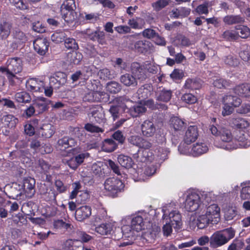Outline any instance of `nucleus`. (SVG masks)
<instances>
[{
	"instance_id": "6e6d98bb",
	"label": "nucleus",
	"mask_w": 250,
	"mask_h": 250,
	"mask_svg": "<svg viewBox=\"0 0 250 250\" xmlns=\"http://www.w3.org/2000/svg\"><path fill=\"white\" fill-rule=\"evenodd\" d=\"M170 1L171 0H158L152 3L151 6L154 11L159 12L167 6Z\"/></svg>"
},
{
	"instance_id": "f8f14e48",
	"label": "nucleus",
	"mask_w": 250,
	"mask_h": 250,
	"mask_svg": "<svg viewBox=\"0 0 250 250\" xmlns=\"http://www.w3.org/2000/svg\"><path fill=\"white\" fill-rule=\"evenodd\" d=\"M198 130L196 125H190L187 130L184 138L185 143L190 145L194 142L198 137Z\"/></svg>"
},
{
	"instance_id": "a18cd8bd",
	"label": "nucleus",
	"mask_w": 250,
	"mask_h": 250,
	"mask_svg": "<svg viewBox=\"0 0 250 250\" xmlns=\"http://www.w3.org/2000/svg\"><path fill=\"white\" fill-rule=\"evenodd\" d=\"M201 86L200 81L196 79L188 78L184 84L185 88L190 90L199 89Z\"/></svg>"
},
{
	"instance_id": "7c9ffc66",
	"label": "nucleus",
	"mask_w": 250,
	"mask_h": 250,
	"mask_svg": "<svg viewBox=\"0 0 250 250\" xmlns=\"http://www.w3.org/2000/svg\"><path fill=\"white\" fill-rule=\"evenodd\" d=\"M213 85L218 88L231 89L233 87V84L229 80L223 78L217 79L213 82Z\"/></svg>"
},
{
	"instance_id": "5701e85b",
	"label": "nucleus",
	"mask_w": 250,
	"mask_h": 250,
	"mask_svg": "<svg viewBox=\"0 0 250 250\" xmlns=\"http://www.w3.org/2000/svg\"><path fill=\"white\" fill-rule=\"evenodd\" d=\"M234 91L240 96L250 97V84L246 83L237 85L234 88Z\"/></svg>"
},
{
	"instance_id": "0e129e2a",
	"label": "nucleus",
	"mask_w": 250,
	"mask_h": 250,
	"mask_svg": "<svg viewBox=\"0 0 250 250\" xmlns=\"http://www.w3.org/2000/svg\"><path fill=\"white\" fill-rule=\"evenodd\" d=\"M106 88L111 93H117L121 90V86L118 83L112 81L107 83Z\"/></svg>"
},
{
	"instance_id": "423d86ee",
	"label": "nucleus",
	"mask_w": 250,
	"mask_h": 250,
	"mask_svg": "<svg viewBox=\"0 0 250 250\" xmlns=\"http://www.w3.org/2000/svg\"><path fill=\"white\" fill-rule=\"evenodd\" d=\"M84 34L87 39L93 42H97L102 45L106 43L105 33L100 30V27H97L96 30L87 28L84 31Z\"/></svg>"
},
{
	"instance_id": "79ce46f5",
	"label": "nucleus",
	"mask_w": 250,
	"mask_h": 250,
	"mask_svg": "<svg viewBox=\"0 0 250 250\" xmlns=\"http://www.w3.org/2000/svg\"><path fill=\"white\" fill-rule=\"evenodd\" d=\"M129 27L134 29H141L144 27L145 21L140 17L129 19L127 22Z\"/></svg>"
},
{
	"instance_id": "f257e3e1",
	"label": "nucleus",
	"mask_w": 250,
	"mask_h": 250,
	"mask_svg": "<svg viewBox=\"0 0 250 250\" xmlns=\"http://www.w3.org/2000/svg\"><path fill=\"white\" fill-rule=\"evenodd\" d=\"M235 232L231 229H227L223 231H217L210 237V247L213 249L221 247L233 238Z\"/></svg>"
},
{
	"instance_id": "8fccbe9b",
	"label": "nucleus",
	"mask_w": 250,
	"mask_h": 250,
	"mask_svg": "<svg viewBox=\"0 0 250 250\" xmlns=\"http://www.w3.org/2000/svg\"><path fill=\"white\" fill-rule=\"evenodd\" d=\"M211 218L208 217L206 214L199 216L197 220L196 225L198 229H203L211 223Z\"/></svg>"
},
{
	"instance_id": "f704fd0d",
	"label": "nucleus",
	"mask_w": 250,
	"mask_h": 250,
	"mask_svg": "<svg viewBox=\"0 0 250 250\" xmlns=\"http://www.w3.org/2000/svg\"><path fill=\"white\" fill-rule=\"evenodd\" d=\"M82 53L76 52V50L69 52L67 55V61L74 64H78L83 59Z\"/></svg>"
},
{
	"instance_id": "6e6552de",
	"label": "nucleus",
	"mask_w": 250,
	"mask_h": 250,
	"mask_svg": "<svg viewBox=\"0 0 250 250\" xmlns=\"http://www.w3.org/2000/svg\"><path fill=\"white\" fill-rule=\"evenodd\" d=\"M36 181L34 178L26 177L23 179L22 188L25 196L28 198H32L35 193Z\"/></svg>"
},
{
	"instance_id": "49530a36",
	"label": "nucleus",
	"mask_w": 250,
	"mask_h": 250,
	"mask_svg": "<svg viewBox=\"0 0 250 250\" xmlns=\"http://www.w3.org/2000/svg\"><path fill=\"white\" fill-rule=\"evenodd\" d=\"M117 147V144L113 139H106L104 140L102 147L105 152H111L114 151Z\"/></svg>"
},
{
	"instance_id": "864d4df0",
	"label": "nucleus",
	"mask_w": 250,
	"mask_h": 250,
	"mask_svg": "<svg viewBox=\"0 0 250 250\" xmlns=\"http://www.w3.org/2000/svg\"><path fill=\"white\" fill-rule=\"evenodd\" d=\"M236 31H239V37L246 39L250 36V29L247 26L238 25L235 27Z\"/></svg>"
},
{
	"instance_id": "69168bd1",
	"label": "nucleus",
	"mask_w": 250,
	"mask_h": 250,
	"mask_svg": "<svg viewBox=\"0 0 250 250\" xmlns=\"http://www.w3.org/2000/svg\"><path fill=\"white\" fill-rule=\"evenodd\" d=\"M84 128L87 131L91 133H103L104 131V129L103 128L99 127L91 123H87L85 124Z\"/></svg>"
},
{
	"instance_id": "e2e57ef3",
	"label": "nucleus",
	"mask_w": 250,
	"mask_h": 250,
	"mask_svg": "<svg viewBox=\"0 0 250 250\" xmlns=\"http://www.w3.org/2000/svg\"><path fill=\"white\" fill-rule=\"evenodd\" d=\"M62 19L64 21L69 23H71L75 20L76 12L75 11H67L61 12Z\"/></svg>"
},
{
	"instance_id": "72a5a7b5",
	"label": "nucleus",
	"mask_w": 250,
	"mask_h": 250,
	"mask_svg": "<svg viewBox=\"0 0 250 250\" xmlns=\"http://www.w3.org/2000/svg\"><path fill=\"white\" fill-rule=\"evenodd\" d=\"M222 102L226 103V104L233 106L234 108L239 107L242 103L240 98L231 95L224 96L223 98Z\"/></svg>"
},
{
	"instance_id": "9b49d317",
	"label": "nucleus",
	"mask_w": 250,
	"mask_h": 250,
	"mask_svg": "<svg viewBox=\"0 0 250 250\" xmlns=\"http://www.w3.org/2000/svg\"><path fill=\"white\" fill-rule=\"evenodd\" d=\"M38 114H42L48 110L51 101L43 97L38 98L32 101Z\"/></svg>"
},
{
	"instance_id": "4d7b16f0",
	"label": "nucleus",
	"mask_w": 250,
	"mask_h": 250,
	"mask_svg": "<svg viewBox=\"0 0 250 250\" xmlns=\"http://www.w3.org/2000/svg\"><path fill=\"white\" fill-rule=\"evenodd\" d=\"M181 100L184 103L192 104L196 103L198 99L194 95L190 93H186L182 95Z\"/></svg>"
},
{
	"instance_id": "37998d69",
	"label": "nucleus",
	"mask_w": 250,
	"mask_h": 250,
	"mask_svg": "<svg viewBox=\"0 0 250 250\" xmlns=\"http://www.w3.org/2000/svg\"><path fill=\"white\" fill-rule=\"evenodd\" d=\"M118 161L122 167L126 168H131L134 165V162L132 158L124 155H119Z\"/></svg>"
},
{
	"instance_id": "603ef678",
	"label": "nucleus",
	"mask_w": 250,
	"mask_h": 250,
	"mask_svg": "<svg viewBox=\"0 0 250 250\" xmlns=\"http://www.w3.org/2000/svg\"><path fill=\"white\" fill-rule=\"evenodd\" d=\"M44 196L45 200L47 202L56 201V197L58 193L53 188L50 187L49 189H47L45 192L42 193Z\"/></svg>"
},
{
	"instance_id": "13d9d810",
	"label": "nucleus",
	"mask_w": 250,
	"mask_h": 250,
	"mask_svg": "<svg viewBox=\"0 0 250 250\" xmlns=\"http://www.w3.org/2000/svg\"><path fill=\"white\" fill-rule=\"evenodd\" d=\"M222 37L229 41L237 40L239 38V31L228 30L223 33Z\"/></svg>"
},
{
	"instance_id": "c85d7f7f",
	"label": "nucleus",
	"mask_w": 250,
	"mask_h": 250,
	"mask_svg": "<svg viewBox=\"0 0 250 250\" xmlns=\"http://www.w3.org/2000/svg\"><path fill=\"white\" fill-rule=\"evenodd\" d=\"M144 226V220L141 216L137 215L132 219L130 228L133 230L139 232L143 229Z\"/></svg>"
},
{
	"instance_id": "20e7f679",
	"label": "nucleus",
	"mask_w": 250,
	"mask_h": 250,
	"mask_svg": "<svg viewBox=\"0 0 250 250\" xmlns=\"http://www.w3.org/2000/svg\"><path fill=\"white\" fill-rule=\"evenodd\" d=\"M12 42L10 47L13 50L17 49L18 48L26 43L28 37L26 33L18 28H16L12 33Z\"/></svg>"
},
{
	"instance_id": "c9c22d12",
	"label": "nucleus",
	"mask_w": 250,
	"mask_h": 250,
	"mask_svg": "<svg viewBox=\"0 0 250 250\" xmlns=\"http://www.w3.org/2000/svg\"><path fill=\"white\" fill-rule=\"evenodd\" d=\"M236 140L238 142V145L243 147H247L250 146V139L249 138L248 134L243 131L240 132L239 135H237L235 137Z\"/></svg>"
},
{
	"instance_id": "bf43d9fd",
	"label": "nucleus",
	"mask_w": 250,
	"mask_h": 250,
	"mask_svg": "<svg viewBox=\"0 0 250 250\" xmlns=\"http://www.w3.org/2000/svg\"><path fill=\"white\" fill-rule=\"evenodd\" d=\"M65 47L71 51L77 50L79 49V45L76 40L73 38H68L64 40Z\"/></svg>"
},
{
	"instance_id": "4468645a",
	"label": "nucleus",
	"mask_w": 250,
	"mask_h": 250,
	"mask_svg": "<svg viewBox=\"0 0 250 250\" xmlns=\"http://www.w3.org/2000/svg\"><path fill=\"white\" fill-rule=\"evenodd\" d=\"M141 131L144 136L151 137L156 132V127L153 122L145 120L141 125Z\"/></svg>"
},
{
	"instance_id": "c756f323",
	"label": "nucleus",
	"mask_w": 250,
	"mask_h": 250,
	"mask_svg": "<svg viewBox=\"0 0 250 250\" xmlns=\"http://www.w3.org/2000/svg\"><path fill=\"white\" fill-rule=\"evenodd\" d=\"M131 102V101L129 99H127L124 97H117L114 99L113 103L120 109V110L123 111L125 113H127V110L129 109V107L127 105V103Z\"/></svg>"
},
{
	"instance_id": "b1692460",
	"label": "nucleus",
	"mask_w": 250,
	"mask_h": 250,
	"mask_svg": "<svg viewBox=\"0 0 250 250\" xmlns=\"http://www.w3.org/2000/svg\"><path fill=\"white\" fill-rule=\"evenodd\" d=\"M223 21L226 24L232 25L242 24L245 22V19L241 15H227L223 18Z\"/></svg>"
},
{
	"instance_id": "f3484780",
	"label": "nucleus",
	"mask_w": 250,
	"mask_h": 250,
	"mask_svg": "<svg viewBox=\"0 0 250 250\" xmlns=\"http://www.w3.org/2000/svg\"><path fill=\"white\" fill-rule=\"evenodd\" d=\"M229 124L233 128L242 130L247 128L250 125L246 119L240 117L231 118L229 120Z\"/></svg>"
},
{
	"instance_id": "ea45409f",
	"label": "nucleus",
	"mask_w": 250,
	"mask_h": 250,
	"mask_svg": "<svg viewBox=\"0 0 250 250\" xmlns=\"http://www.w3.org/2000/svg\"><path fill=\"white\" fill-rule=\"evenodd\" d=\"M170 125L175 131H181L185 127L186 123L177 117H173L170 119Z\"/></svg>"
},
{
	"instance_id": "338daca9",
	"label": "nucleus",
	"mask_w": 250,
	"mask_h": 250,
	"mask_svg": "<svg viewBox=\"0 0 250 250\" xmlns=\"http://www.w3.org/2000/svg\"><path fill=\"white\" fill-rule=\"evenodd\" d=\"M65 36V33L62 31L55 32L51 35V39L54 42L59 43L64 42Z\"/></svg>"
},
{
	"instance_id": "052dcab7",
	"label": "nucleus",
	"mask_w": 250,
	"mask_h": 250,
	"mask_svg": "<svg viewBox=\"0 0 250 250\" xmlns=\"http://www.w3.org/2000/svg\"><path fill=\"white\" fill-rule=\"evenodd\" d=\"M76 233L78 238V239L81 241L82 244L87 243L93 238L92 236L83 230H77Z\"/></svg>"
},
{
	"instance_id": "3c124183",
	"label": "nucleus",
	"mask_w": 250,
	"mask_h": 250,
	"mask_svg": "<svg viewBox=\"0 0 250 250\" xmlns=\"http://www.w3.org/2000/svg\"><path fill=\"white\" fill-rule=\"evenodd\" d=\"M112 230V227L109 223H103L96 227L95 231L103 235L110 234Z\"/></svg>"
},
{
	"instance_id": "2f4dec72",
	"label": "nucleus",
	"mask_w": 250,
	"mask_h": 250,
	"mask_svg": "<svg viewBox=\"0 0 250 250\" xmlns=\"http://www.w3.org/2000/svg\"><path fill=\"white\" fill-rule=\"evenodd\" d=\"M208 150V147L205 144L197 143L192 147L191 152L192 155L196 157L207 152Z\"/></svg>"
},
{
	"instance_id": "de8ad7c7",
	"label": "nucleus",
	"mask_w": 250,
	"mask_h": 250,
	"mask_svg": "<svg viewBox=\"0 0 250 250\" xmlns=\"http://www.w3.org/2000/svg\"><path fill=\"white\" fill-rule=\"evenodd\" d=\"M219 136L221 140L224 142H230L232 140V135L230 130L225 127H222L219 130Z\"/></svg>"
},
{
	"instance_id": "09e8293b",
	"label": "nucleus",
	"mask_w": 250,
	"mask_h": 250,
	"mask_svg": "<svg viewBox=\"0 0 250 250\" xmlns=\"http://www.w3.org/2000/svg\"><path fill=\"white\" fill-rule=\"evenodd\" d=\"M172 92L171 90H167L163 88L161 90L157 97V100L163 102L167 103L170 101L171 98Z\"/></svg>"
},
{
	"instance_id": "a19ab883",
	"label": "nucleus",
	"mask_w": 250,
	"mask_h": 250,
	"mask_svg": "<svg viewBox=\"0 0 250 250\" xmlns=\"http://www.w3.org/2000/svg\"><path fill=\"white\" fill-rule=\"evenodd\" d=\"M174 42L177 46H189L191 44L190 40L182 34H178Z\"/></svg>"
},
{
	"instance_id": "e433bc0d",
	"label": "nucleus",
	"mask_w": 250,
	"mask_h": 250,
	"mask_svg": "<svg viewBox=\"0 0 250 250\" xmlns=\"http://www.w3.org/2000/svg\"><path fill=\"white\" fill-rule=\"evenodd\" d=\"M2 120L4 125L10 128L15 127L19 122L18 118L11 114L3 116Z\"/></svg>"
},
{
	"instance_id": "473e14b6",
	"label": "nucleus",
	"mask_w": 250,
	"mask_h": 250,
	"mask_svg": "<svg viewBox=\"0 0 250 250\" xmlns=\"http://www.w3.org/2000/svg\"><path fill=\"white\" fill-rule=\"evenodd\" d=\"M151 87L149 84H146L141 86L137 91L139 99L144 100L150 96Z\"/></svg>"
},
{
	"instance_id": "412c9836",
	"label": "nucleus",
	"mask_w": 250,
	"mask_h": 250,
	"mask_svg": "<svg viewBox=\"0 0 250 250\" xmlns=\"http://www.w3.org/2000/svg\"><path fill=\"white\" fill-rule=\"evenodd\" d=\"M57 144L61 148L66 149L75 146L77 142L72 137L64 136L58 140Z\"/></svg>"
},
{
	"instance_id": "aec40b11",
	"label": "nucleus",
	"mask_w": 250,
	"mask_h": 250,
	"mask_svg": "<svg viewBox=\"0 0 250 250\" xmlns=\"http://www.w3.org/2000/svg\"><path fill=\"white\" fill-rule=\"evenodd\" d=\"M80 17L84 23L95 24L100 20V14L98 13L84 12L80 14Z\"/></svg>"
},
{
	"instance_id": "4be33fe9",
	"label": "nucleus",
	"mask_w": 250,
	"mask_h": 250,
	"mask_svg": "<svg viewBox=\"0 0 250 250\" xmlns=\"http://www.w3.org/2000/svg\"><path fill=\"white\" fill-rule=\"evenodd\" d=\"M54 228L62 231H69L72 229L73 226L68 221L67 222L62 219H57L53 222Z\"/></svg>"
},
{
	"instance_id": "c03bdc74",
	"label": "nucleus",
	"mask_w": 250,
	"mask_h": 250,
	"mask_svg": "<svg viewBox=\"0 0 250 250\" xmlns=\"http://www.w3.org/2000/svg\"><path fill=\"white\" fill-rule=\"evenodd\" d=\"M40 83L34 78L28 79L26 83V88L31 92H38L40 91Z\"/></svg>"
},
{
	"instance_id": "58836bf2",
	"label": "nucleus",
	"mask_w": 250,
	"mask_h": 250,
	"mask_svg": "<svg viewBox=\"0 0 250 250\" xmlns=\"http://www.w3.org/2000/svg\"><path fill=\"white\" fill-rule=\"evenodd\" d=\"M55 133L54 127L51 124L43 125L41 127L40 133L44 138H50Z\"/></svg>"
},
{
	"instance_id": "9d476101",
	"label": "nucleus",
	"mask_w": 250,
	"mask_h": 250,
	"mask_svg": "<svg viewBox=\"0 0 250 250\" xmlns=\"http://www.w3.org/2000/svg\"><path fill=\"white\" fill-rule=\"evenodd\" d=\"M49 42L46 38H38L33 42L34 50L40 55H44L48 51Z\"/></svg>"
},
{
	"instance_id": "7ed1b4c3",
	"label": "nucleus",
	"mask_w": 250,
	"mask_h": 250,
	"mask_svg": "<svg viewBox=\"0 0 250 250\" xmlns=\"http://www.w3.org/2000/svg\"><path fill=\"white\" fill-rule=\"evenodd\" d=\"M23 67L22 61L19 57L9 58L5 66L0 67V72L4 73H11L19 74L22 71Z\"/></svg>"
},
{
	"instance_id": "39448f33",
	"label": "nucleus",
	"mask_w": 250,
	"mask_h": 250,
	"mask_svg": "<svg viewBox=\"0 0 250 250\" xmlns=\"http://www.w3.org/2000/svg\"><path fill=\"white\" fill-rule=\"evenodd\" d=\"M201 206V199L198 194L191 192L187 196L185 204V208L187 211H195Z\"/></svg>"
},
{
	"instance_id": "bb28decb",
	"label": "nucleus",
	"mask_w": 250,
	"mask_h": 250,
	"mask_svg": "<svg viewBox=\"0 0 250 250\" xmlns=\"http://www.w3.org/2000/svg\"><path fill=\"white\" fill-rule=\"evenodd\" d=\"M169 218L171 225L176 229L180 228L182 225V216L178 211L173 210L169 213Z\"/></svg>"
},
{
	"instance_id": "774afa93",
	"label": "nucleus",
	"mask_w": 250,
	"mask_h": 250,
	"mask_svg": "<svg viewBox=\"0 0 250 250\" xmlns=\"http://www.w3.org/2000/svg\"><path fill=\"white\" fill-rule=\"evenodd\" d=\"M9 2L17 8L21 10H25L28 7V3L25 0H9Z\"/></svg>"
},
{
	"instance_id": "680f3d73",
	"label": "nucleus",
	"mask_w": 250,
	"mask_h": 250,
	"mask_svg": "<svg viewBox=\"0 0 250 250\" xmlns=\"http://www.w3.org/2000/svg\"><path fill=\"white\" fill-rule=\"evenodd\" d=\"M109 95L104 91H95V100L97 102L106 103L109 100Z\"/></svg>"
},
{
	"instance_id": "ddd939ff",
	"label": "nucleus",
	"mask_w": 250,
	"mask_h": 250,
	"mask_svg": "<svg viewBox=\"0 0 250 250\" xmlns=\"http://www.w3.org/2000/svg\"><path fill=\"white\" fill-rule=\"evenodd\" d=\"M66 76L64 73L57 72L55 74L54 76L50 78L49 83L54 88H59L66 83Z\"/></svg>"
},
{
	"instance_id": "f03ea898",
	"label": "nucleus",
	"mask_w": 250,
	"mask_h": 250,
	"mask_svg": "<svg viewBox=\"0 0 250 250\" xmlns=\"http://www.w3.org/2000/svg\"><path fill=\"white\" fill-rule=\"evenodd\" d=\"M104 189L109 192L110 196L116 197L118 193L123 190L125 185L121 180L114 177H110L104 182Z\"/></svg>"
},
{
	"instance_id": "4c0bfd02",
	"label": "nucleus",
	"mask_w": 250,
	"mask_h": 250,
	"mask_svg": "<svg viewBox=\"0 0 250 250\" xmlns=\"http://www.w3.org/2000/svg\"><path fill=\"white\" fill-rule=\"evenodd\" d=\"M14 97L15 100L19 103H29L31 100L30 94L24 91L17 92Z\"/></svg>"
},
{
	"instance_id": "2eb2a0df",
	"label": "nucleus",
	"mask_w": 250,
	"mask_h": 250,
	"mask_svg": "<svg viewBox=\"0 0 250 250\" xmlns=\"http://www.w3.org/2000/svg\"><path fill=\"white\" fill-rule=\"evenodd\" d=\"M91 214V208L85 205L78 208L75 211V218L78 221H83L89 218Z\"/></svg>"
},
{
	"instance_id": "a211bd4d",
	"label": "nucleus",
	"mask_w": 250,
	"mask_h": 250,
	"mask_svg": "<svg viewBox=\"0 0 250 250\" xmlns=\"http://www.w3.org/2000/svg\"><path fill=\"white\" fill-rule=\"evenodd\" d=\"M134 47L138 52L146 54L151 52L153 45L149 41L140 40L135 43Z\"/></svg>"
},
{
	"instance_id": "1a4fd4ad",
	"label": "nucleus",
	"mask_w": 250,
	"mask_h": 250,
	"mask_svg": "<svg viewBox=\"0 0 250 250\" xmlns=\"http://www.w3.org/2000/svg\"><path fill=\"white\" fill-rule=\"evenodd\" d=\"M130 70L136 79L144 81L147 78L146 71L144 64L142 65L138 62H133L131 64Z\"/></svg>"
},
{
	"instance_id": "393cba45",
	"label": "nucleus",
	"mask_w": 250,
	"mask_h": 250,
	"mask_svg": "<svg viewBox=\"0 0 250 250\" xmlns=\"http://www.w3.org/2000/svg\"><path fill=\"white\" fill-rule=\"evenodd\" d=\"M120 82L123 84L127 86H136L137 85V81L136 78L131 73H125L120 77Z\"/></svg>"
},
{
	"instance_id": "5fc2aeb1",
	"label": "nucleus",
	"mask_w": 250,
	"mask_h": 250,
	"mask_svg": "<svg viewBox=\"0 0 250 250\" xmlns=\"http://www.w3.org/2000/svg\"><path fill=\"white\" fill-rule=\"evenodd\" d=\"M75 0H65L61 6V12L67 11H75Z\"/></svg>"
},
{
	"instance_id": "dca6fc26",
	"label": "nucleus",
	"mask_w": 250,
	"mask_h": 250,
	"mask_svg": "<svg viewBox=\"0 0 250 250\" xmlns=\"http://www.w3.org/2000/svg\"><path fill=\"white\" fill-rule=\"evenodd\" d=\"M206 214L208 218H211V224H216L219 220L220 208L216 204H211L207 208Z\"/></svg>"
},
{
	"instance_id": "a878e982",
	"label": "nucleus",
	"mask_w": 250,
	"mask_h": 250,
	"mask_svg": "<svg viewBox=\"0 0 250 250\" xmlns=\"http://www.w3.org/2000/svg\"><path fill=\"white\" fill-rule=\"evenodd\" d=\"M146 111V108L145 105L141 104H136L129 107V109L127 110V113L132 117H137L145 113Z\"/></svg>"
},
{
	"instance_id": "cd10ccee",
	"label": "nucleus",
	"mask_w": 250,
	"mask_h": 250,
	"mask_svg": "<svg viewBox=\"0 0 250 250\" xmlns=\"http://www.w3.org/2000/svg\"><path fill=\"white\" fill-rule=\"evenodd\" d=\"M12 25L6 21L0 22V39L5 40L10 34Z\"/></svg>"
},
{
	"instance_id": "0eeeda50",
	"label": "nucleus",
	"mask_w": 250,
	"mask_h": 250,
	"mask_svg": "<svg viewBox=\"0 0 250 250\" xmlns=\"http://www.w3.org/2000/svg\"><path fill=\"white\" fill-rule=\"evenodd\" d=\"M88 115L94 118L96 123L99 125L104 124L106 122L103 108L100 105L90 107Z\"/></svg>"
},
{
	"instance_id": "6ab92c4d",
	"label": "nucleus",
	"mask_w": 250,
	"mask_h": 250,
	"mask_svg": "<svg viewBox=\"0 0 250 250\" xmlns=\"http://www.w3.org/2000/svg\"><path fill=\"white\" fill-rule=\"evenodd\" d=\"M65 250H84L82 242L77 239H69L64 243Z\"/></svg>"
}]
</instances>
